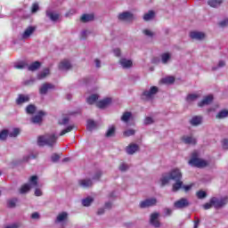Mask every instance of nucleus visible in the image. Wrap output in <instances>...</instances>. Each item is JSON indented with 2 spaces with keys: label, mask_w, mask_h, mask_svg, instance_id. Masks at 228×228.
Returning a JSON list of instances; mask_svg holds the SVG:
<instances>
[{
  "label": "nucleus",
  "mask_w": 228,
  "mask_h": 228,
  "mask_svg": "<svg viewBox=\"0 0 228 228\" xmlns=\"http://www.w3.org/2000/svg\"><path fill=\"white\" fill-rule=\"evenodd\" d=\"M113 53L115 56H120V48H115Z\"/></svg>",
  "instance_id": "69168bd1"
},
{
  "label": "nucleus",
  "mask_w": 228,
  "mask_h": 228,
  "mask_svg": "<svg viewBox=\"0 0 228 228\" xmlns=\"http://www.w3.org/2000/svg\"><path fill=\"white\" fill-rule=\"evenodd\" d=\"M138 151V144L131 143L126 148L127 154H134V152Z\"/></svg>",
  "instance_id": "b1692460"
},
{
  "label": "nucleus",
  "mask_w": 228,
  "mask_h": 228,
  "mask_svg": "<svg viewBox=\"0 0 228 228\" xmlns=\"http://www.w3.org/2000/svg\"><path fill=\"white\" fill-rule=\"evenodd\" d=\"M40 65L39 61H35L28 66V70L35 72V70H38V69H40Z\"/></svg>",
  "instance_id": "c756f323"
},
{
  "label": "nucleus",
  "mask_w": 228,
  "mask_h": 228,
  "mask_svg": "<svg viewBox=\"0 0 228 228\" xmlns=\"http://www.w3.org/2000/svg\"><path fill=\"white\" fill-rule=\"evenodd\" d=\"M118 19L119 20H125L126 22H129L134 20V16L129 12H124L118 14Z\"/></svg>",
  "instance_id": "6e6552de"
},
{
  "label": "nucleus",
  "mask_w": 228,
  "mask_h": 228,
  "mask_svg": "<svg viewBox=\"0 0 228 228\" xmlns=\"http://www.w3.org/2000/svg\"><path fill=\"white\" fill-rule=\"evenodd\" d=\"M59 124H61V126H67V124H69V118H63L59 121Z\"/></svg>",
  "instance_id": "3c124183"
},
{
  "label": "nucleus",
  "mask_w": 228,
  "mask_h": 228,
  "mask_svg": "<svg viewBox=\"0 0 228 228\" xmlns=\"http://www.w3.org/2000/svg\"><path fill=\"white\" fill-rule=\"evenodd\" d=\"M203 208H204V209H211L213 208V203H211V199H210L209 202L205 203L203 205Z\"/></svg>",
  "instance_id": "5fc2aeb1"
},
{
  "label": "nucleus",
  "mask_w": 228,
  "mask_h": 228,
  "mask_svg": "<svg viewBox=\"0 0 228 228\" xmlns=\"http://www.w3.org/2000/svg\"><path fill=\"white\" fill-rule=\"evenodd\" d=\"M132 117L133 114H131V112H125L121 117V120L122 122H129Z\"/></svg>",
  "instance_id": "72a5a7b5"
},
{
  "label": "nucleus",
  "mask_w": 228,
  "mask_h": 228,
  "mask_svg": "<svg viewBox=\"0 0 228 228\" xmlns=\"http://www.w3.org/2000/svg\"><path fill=\"white\" fill-rule=\"evenodd\" d=\"M17 206V199H11L7 201L8 208H15Z\"/></svg>",
  "instance_id": "37998d69"
},
{
  "label": "nucleus",
  "mask_w": 228,
  "mask_h": 228,
  "mask_svg": "<svg viewBox=\"0 0 228 228\" xmlns=\"http://www.w3.org/2000/svg\"><path fill=\"white\" fill-rule=\"evenodd\" d=\"M158 86H151L149 90H145L142 93L143 97H145V99H152L154 97V95L156 94V93L158 92Z\"/></svg>",
  "instance_id": "0eeeda50"
},
{
  "label": "nucleus",
  "mask_w": 228,
  "mask_h": 228,
  "mask_svg": "<svg viewBox=\"0 0 228 228\" xmlns=\"http://www.w3.org/2000/svg\"><path fill=\"white\" fill-rule=\"evenodd\" d=\"M110 103H111V98H105V99L98 102L96 103V106L98 108L102 109V108H106V106H108V104H110Z\"/></svg>",
  "instance_id": "aec40b11"
},
{
  "label": "nucleus",
  "mask_w": 228,
  "mask_h": 228,
  "mask_svg": "<svg viewBox=\"0 0 228 228\" xmlns=\"http://www.w3.org/2000/svg\"><path fill=\"white\" fill-rule=\"evenodd\" d=\"M51 159L53 163H56L60 159V155L54 153L52 155Z\"/></svg>",
  "instance_id": "6e6d98bb"
},
{
  "label": "nucleus",
  "mask_w": 228,
  "mask_h": 228,
  "mask_svg": "<svg viewBox=\"0 0 228 228\" xmlns=\"http://www.w3.org/2000/svg\"><path fill=\"white\" fill-rule=\"evenodd\" d=\"M219 26H221V28H225V26H228V19H225L223 21H221L219 23Z\"/></svg>",
  "instance_id": "bf43d9fd"
},
{
  "label": "nucleus",
  "mask_w": 228,
  "mask_h": 228,
  "mask_svg": "<svg viewBox=\"0 0 228 228\" xmlns=\"http://www.w3.org/2000/svg\"><path fill=\"white\" fill-rule=\"evenodd\" d=\"M190 37L193 40H204V38H206V34H204V32L193 31L191 32Z\"/></svg>",
  "instance_id": "9d476101"
},
{
  "label": "nucleus",
  "mask_w": 228,
  "mask_h": 228,
  "mask_svg": "<svg viewBox=\"0 0 228 228\" xmlns=\"http://www.w3.org/2000/svg\"><path fill=\"white\" fill-rule=\"evenodd\" d=\"M189 165L197 168H204V167H208V161L200 159L199 152L194 151L191 154V159L189 160Z\"/></svg>",
  "instance_id": "7ed1b4c3"
},
{
  "label": "nucleus",
  "mask_w": 228,
  "mask_h": 228,
  "mask_svg": "<svg viewBox=\"0 0 228 228\" xmlns=\"http://www.w3.org/2000/svg\"><path fill=\"white\" fill-rule=\"evenodd\" d=\"M31 218H33L34 220H37L40 218V215L37 212H35L31 215Z\"/></svg>",
  "instance_id": "052dcab7"
},
{
  "label": "nucleus",
  "mask_w": 228,
  "mask_h": 228,
  "mask_svg": "<svg viewBox=\"0 0 228 228\" xmlns=\"http://www.w3.org/2000/svg\"><path fill=\"white\" fill-rule=\"evenodd\" d=\"M113 134H115V126H110L106 133V136L110 137L113 136Z\"/></svg>",
  "instance_id": "49530a36"
},
{
  "label": "nucleus",
  "mask_w": 228,
  "mask_h": 228,
  "mask_svg": "<svg viewBox=\"0 0 228 228\" xmlns=\"http://www.w3.org/2000/svg\"><path fill=\"white\" fill-rule=\"evenodd\" d=\"M97 128V123L92 119L87 120L86 129L87 131H94V129Z\"/></svg>",
  "instance_id": "393cba45"
},
{
  "label": "nucleus",
  "mask_w": 228,
  "mask_h": 228,
  "mask_svg": "<svg viewBox=\"0 0 228 228\" xmlns=\"http://www.w3.org/2000/svg\"><path fill=\"white\" fill-rule=\"evenodd\" d=\"M26 111L28 113V115H33V113L37 111V107H35V105H28L26 108Z\"/></svg>",
  "instance_id": "58836bf2"
},
{
  "label": "nucleus",
  "mask_w": 228,
  "mask_h": 228,
  "mask_svg": "<svg viewBox=\"0 0 228 228\" xmlns=\"http://www.w3.org/2000/svg\"><path fill=\"white\" fill-rule=\"evenodd\" d=\"M196 195H197L198 199H206L208 194L204 191H200L197 192Z\"/></svg>",
  "instance_id": "de8ad7c7"
},
{
  "label": "nucleus",
  "mask_w": 228,
  "mask_h": 228,
  "mask_svg": "<svg viewBox=\"0 0 228 228\" xmlns=\"http://www.w3.org/2000/svg\"><path fill=\"white\" fill-rule=\"evenodd\" d=\"M35 195L36 197H42V191L40 189H36Z\"/></svg>",
  "instance_id": "680f3d73"
},
{
  "label": "nucleus",
  "mask_w": 228,
  "mask_h": 228,
  "mask_svg": "<svg viewBox=\"0 0 228 228\" xmlns=\"http://www.w3.org/2000/svg\"><path fill=\"white\" fill-rule=\"evenodd\" d=\"M191 126H200L202 124V117L200 116H194L190 120Z\"/></svg>",
  "instance_id": "412c9836"
},
{
  "label": "nucleus",
  "mask_w": 228,
  "mask_h": 228,
  "mask_svg": "<svg viewBox=\"0 0 228 228\" xmlns=\"http://www.w3.org/2000/svg\"><path fill=\"white\" fill-rule=\"evenodd\" d=\"M67 212H62L57 216L56 222H63L64 220H67Z\"/></svg>",
  "instance_id": "c9c22d12"
},
{
  "label": "nucleus",
  "mask_w": 228,
  "mask_h": 228,
  "mask_svg": "<svg viewBox=\"0 0 228 228\" xmlns=\"http://www.w3.org/2000/svg\"><path fill=\"white\" fill-rule=\"evenodd\" d=\"M228 202V198L227 197H223V198H216L213 197L211 198V204H213V208L216 209H220V208H224Z\"/></svg>",
  "instance_id": "20e7f679"
},
{
  "label": "nucleus",
  "mask_w": 228,
  "mask_h": 228,
  "mask_svg": "<svg viewBox=\"0 0 228 228\" xmlns=\"http://www.w3.org/2000/svg\"><path fill=\"white\" fill-rule=\"evenodd\" d=\"M54 88V86L53 84H43L42 86L39 89V92L42 95H45L49 90H53Z\"/></svg>",
  "instance_id": "f8f14e48"
},
{
  "label": "nucleus",
  "mask_w": 228,
  "mask_h": 228,
  "mask_svg": "<svg viewBox=\"0 0 228 228\" xmlns=\"http://www.w3.org/2000/svg\"><path fill=\"white\" fill-rule=\"evenodd\" d=\"M46 17H49L50 20H53V22H56V20L60 19V14L53 12V11H46Z\"/></svg>",
  "instance_id": "4be33fe9"
},
{
  "label": "nucleus",
  "mask_w": 228,
  "mask_h": 228,
  "mask_svg": "<svg viewBox=\"0 0 228 228\" xmlns=\"http://www.w3.org/2000/svg\"><path fill=\"white\" fill-rule=\"evenodd\" d=\"M35 27H28L25 29L24 33L22 34V38L26 40V38H29L33 33H35Z\"/></svg>",
  "instance_id": "a211bd4d"
},
{
  "label": "nucleus",
  "mask_w": 228,
  "mask_h": 228,
  "mask_svg": "<svg viewBox=\"0 0 228 228\" xmlns=\"http://www.w3.org/2000/svg\"><path fill=\"white\" fill-rule=\"evenodd\" d=\"M158 218H159V213H153L151 215L150 222H151V225H153L154 227H159V225H160Z\"/></svg>",
  "instance_id": "9b49d317"
},
{
  "label": "nucleus",
  "mask_w": 228,
  "mask_h": 228,
  "mask_svg": "<svg viewBox=\"0 0 228 228\" xmlns=\"http://www.w3.org/2000/svg\"><path fill=\"white\" fill-rule=\"evenodd\" d=\"M19 133H20V130L19 128H14L12 132H9V136H11V138H15Z\"/></svg>",
  "instance_id": "c03bdc74"
},
{
  "label": "nucleus",
  "mask_w": 228,
  "mask_h": 228,
  "mask_svg": "<svg viewBox=\"0 0 228 228\" xmlns=\"http://www.w3.org/2000/svg\"><path fill=\"white\" fill-rule=\"evenodd\" d=\"M228 117V110H223L218 112V114L216 116V118L222 119V118H227Z\"/></svg>",
  "instance_id": "cd10ccee"
},
{
  "label": "nucleus",
  "mask_w": 228,
  "mask_h": 228,
  "mask_svg": "<svg viewBox=\"0 0 228 228\" xmlns=\"http://www.w3.org/2000/svg\"><path fill=\"white\" fill-rule=\"evenodd\" d=\"M211 102H213V95L209 94V95L206 96L202 100V102L198 103V106H200V108H202V106H208V104H211Z\"/></svg>",
  "instance_id": "2eb2a0df"
},
{
  "label": "nucleus",
  "mask_w": 228,
  "mask_h": 228,
  "mask_svg": "<svg viewBox=\"0 0 228 228\" xmlns=\"http://www.w3.org/2000/svg\"><path fill=\"white\" fill-rule=\"evenodd\" d=\"M166 216H170L172 215V209L166 208L165 210Z\"/></svg>",
  "instance_id": "e2e57ef3"
},
{
  "label": "nucleus",
  "mask_w": 228,
  "mask_h": 228,
  "mask_svg": "<svg viewBox=\"0 0 228 228\" xmlns=\"http://www.w3.org/2000/svg\"><path fill=\"white\" fill-rule=\"evenodd\" d=\"M181 179H183L181 170L179 168H175L171 170L170 173L164 174L160 178V182L162 186H165V184H168L170 181H175V183L173 185V191H179L181 188H183L184 191H190L193 187V184L183 186V181H181Z\"/></svg>",
  "instance_id": "f257e3e1"
},
{
  "label": "nucleus",
  "mask_w": 228,
  "mask_h": 228,
  "mask_svg": "<svg viewBox=\"0 0 228 228\" xmlns=\"http://www.w3.org/2000/svg\"><path fill=\"white\" fill-rule=\"evenodd\" d=\"M154 123V119H152V118L151 117H147L145 119H144V124L146 126H149L150 124H153Z\"/></svg>",
  "instance_id": "864d4df0"
},
{
  "label": "nucleus",
  "mask_w": 228,
  "mask_h": 228,
  "mask_svg": "<svg viewBox=\"0 0 228 228\" xmlns=\"http://www.w3.org/2000/svg\"><path fill=\"white\" fill-rule=\"evenodd\" d=\"M127 168H129V166H127V164L123 163L119 166V170H121V172H126Z\"/></svg>",
  "instance_id": "4d7b16f0"
},
{
  "label": "nucleus",
  "mask_w": 228,
  "mask_h": 228,
  "mask_svg": "<svg viewBox=\"0 0 228 228\" xmlns=\"http://www.w3.org/2000/svg\"><path fill=\"white\" fill-rule=\"evenodd\" d=\"M72 129H74V126H69L67 128H65L64 130H62L60 134V136H63L64 134H67V133H70V131H72Z\"/></svg>",
  "instance_id": "a18cd8bd"
},
{
  "label": "nucleus",
  "mask_w": 228,
  "mask_h": 228,
  "mask_svg": "<svg viewBox=\"0 0 228 228\" xmlns=\"http://www.w3.org/2000/svg\"><path fill=\"white\" fill-rule=\"evenodd\" d=\"M45 115V112L40 110L35 117L32 118L31 122L33 124H40L42 118Z\"/></svg>",
  "instance_id": "f3484780"
},
{
  "label": "nucleus",
  "mask_w": 228,
  "mask_h": 228,
  "mask_svg": "<svg viewBox=\"0 0 228 228\" xmlns=\"http://www.w3.org/2000/svg\"><path fill=\"white\" fill-rule=\"evenodd\" d=\"M222 3H224V0H208V4L212 8H218Z\"/></svg>",
  "instance_id": "a878e982"
},
{
  "label": "nucleus",
  "mask_w": 228,
  "mask_h": 228,
  "mask_svg": "<svg viewBox=\"0 0 228 228\" xmlns=\"http://www.w3.org/2000/svg\"><path fill=\"white\" fill-rule=\"evenodd\" d=\"M158 200L155 198L147 199L145 200L141 201L140 208L142 209H145V208H151L152 206H156Z\"/></svg>",
  "instance_id": "423d86ee"
},
{
  "label": "nucleus",
  "mask_w": 228,
  "mask_h": 228,
  "mask_svg": "<svg viewBox=\"0 0 228 228\" xmlns=\"http://www.w3.org/2000/svg\"><path fill=\"white\" fill-rule=\"evenodd\" d=\"M175 81V78L174 77H167L160 80L163 85H172Z\"/></svg>",
  "instance_id": "bb28decb"
},
{
  "label": "nucleus",
  "mask_w": 228,
  "mask_h": 228,
  "mask_svg": "<svg viewBox=\"0 0 228 228\" xmlns=\"http://www.w3.org/2000/svg\"><path fill=\"white\" fill-rule=\"evenodd\" d=\"M94 20V14H83L81 17L82 22H90Z\"/></svg>",
  "instance_id": "c85d7f7f"
},
{
  "label": "nucleus",
  "mask_w": 228,
  "mask_h": 228,
  "mask_svg": "<svg viewBox=\"0 0 228 228\" xmlns=\"http://www.w3.org/2000/svg\"><path fill=\"white\" fill-rule=\"evenodd\" d=\"M88 35H90V32L88 30H83L80 33V38L85 39L86 38V37H88Z\"/></svg>",
  "instance_id": "603ef678"
},
{
  "label": "nucleus",
  "mask_w": 228,
  "mask_h": 228,
  "mask_svg": "<svg viewBox=\"0 0 228 228\" xmlns=\"http://www.w3.org/2000/svg\"><path fill=\"white\" fill-rule=\"evenodd\" d=\"M17 104H24V102H29V95L20 94L16 100Z\"/></svg>",
  "instance_id": "6ab92c4d"
},
{
  "label": "nucleus",
  "mask_w": 228,
  "mask_h": 228,
  "mask_svg": "<svg viewBox=\"0 0 228 228\" xmlns=\"http://www.w3.org/2000/svg\"><path fill=\"white\" fill-rule=\"evenodd\" d=\"M198 97H199V94H189L186 97V101L187 102H193V101H197Z\"/></svg>",
  "instance_id": "4c0bfd02"
},
{
  "label": "nucleus",
  "mask_w": 228,
  "mask_h": 228,
  "mask_svg": "<svg viewBox=\"0 0 228 228\" xmlns=\"http://www.w3.org/2000/svg\"><path fill=\"white\" fill-rule=\"evenodd\" d=\"M29 183L31 186H37L38 184V177L37 175H33L29 178Z\"/></svg>",
  "instance_id": "a19ab883"
},
{
  "label": "nucleus",
  "mask_w": 228,
  "mask_h": 228,
  "mask_svg": "<svg viewBox=\"0 0 228 228\" xmlns=\"http://www.w3.org/2000/svg\"><path fill=\"white\" fill-rule=\"evenodd\" d=\"M182 140L184 143H187L188 145H195V143H197V139L190 135H184Z\"/></svg>",
  "instance_id": "dca6fc26"
},
{
  "label": "nucleus",
  "mask_w": 228,
  "mask_h": 228,
  "mask_svg": "<svg viewBox=\"0 0 228 228\" xmlns=\"http://www.w3.org/2000/svg\"><path fill=\"white\" fill-rule=\"evenodd\" d=\"M223 147H224V149L228 150V139H224L223 141Z\"/></svg>",
  "instance_id": "0e129e2a"
},
{
  "label": "nucleus",
  "mask_w": 228,
  "mask_h": 228,
  "mask_svg": "<svg viewBox=\"0 0 228 228\" xmlns=\"http://www.w3.org/2000/svg\"><path fill=\"white\" fill-rule=\"evenodd\" d=\"M94 63H95V66L97 67V69H100V67H101V61L99 59H95L94 60Z\"/></svg>",
  "instance_id": "338daca9"
},
{
  "label": "nucleus",
  "mask_w": 228,
  "mask_h": 228,
  "mask_svg": "<svg viewBox=\"0 0 228 228\" xmlns=\"http://www.w3.org/2000/svg\"><path fill=\"white\" fill-rule=\"evenodd\" d=\"M98 99H99V95L98 94H92L91 96H89L86 99V102H87V104H94V102H97Z\"/></svg>",
  "instance_id": "7c9ffc66"
},
{
  "label": "nucleus",
  "mask_w": 228,
  "mask_h": 228,
  "mask_svg": "<svg viewBox=\"0 0 228 228\" xmlns=\"http://www.w3.org/2000/svg\"><path fill=\"white\" fill-rule=\"evenodd\" d=\"M188 206H190V201L185 198H182L174 203L175 209H184V208H188Z\"/></svg>",
  "instance_id": "39448f33"
},
{
  "label": "nucleus",
  "mask_w": 228,
  "mask_h": 228,
  "mask_svg": "<svg viewBox=\"0 0 228 228\" xmlns=\"http://www.w3.org/2000/svg\"><path fill=\"white\" fill-rule=\"evenodd\" d=\"M142 33L144 37H147L148 38H154V32L149 28H145L142 30Z\"/></svg>",
  "instance_id": "f704fd0d"
},
{
  "label": "nucleus",
  "mask_w": 228,
  "mask_h": 228,
  "mask_svg": "<svg viewBox=\"0 0 228 228\" xmlns=\"http://www.w3.org/2000/svg\"><path fill=\"white\" fill-rule=\"evenodd\" d=\"M133 134H134V129H128L124 132V136H133Z\"/></svg>",
  "instance_id": "09e8293b"
},
{
  "label": "nucleus",
  "mask_w": 228,
  "mask_h": 228,
  "mask_svg": "<svg viewBox=\"0 0 228 228\" xmlns=\"http://www.w3.org/2000/svg\"><path fill=\"white\" fill-rule=\"evenodd\" d=\"M37 10H39L38 4H33V5H32V13H37Z\"/></svg>",
  "instance_id": "13d9d810"
},
{
  "label": "nucleus",
  "mask_w": 228,
  "mask_h": 228,
  "mask_svg": "<svg viewBox=\"0 0 228 228\" xmlns=\"http://www.w3.org/2000/svg\"><path fill=\"white\" fill-rule=\"evenodd\" d=\"M60 70H69L72 69V64L68 60L61 61L59 64Z\"/></svg>",
  "instance_id": "ddd939ff"
},
{
  "label": "nucleus",
  "mask_w": 228,
  "mask_h": 228,
  "mask_svg": "<svg viewBox=\"0 0 228 228\" xmlns=\"http://www.w3.org/2000/svg\"><path fill=\"white\" fill-rule=\"evenodd\" d=\"M93 202H94V199L92 198H86L82 200V204L86 208H88V206H90V204H92Z\"/></svg>",
  "instance_id": "ea45409f"
},
{
  "label": "nucleus",
  "mask_w": 228,
  "mask_h": 228,
  "mask_svg": "<svg viewBox=\"0 0 228 228\" xmlns=\"http://www.w3.org/2000/svg\"><path fill=\"white\" fill-rule=\"evenodd\" d=\"M8 135H10L8 130H2L0 132V140H6V138H8Z\"/></svg>",
  "instance_id": "79ce46f5"
},
{
  "label": "nucleus",
  "mask_w": 228,
  "mask_h": 228,
  "mask_svg": "<svg viewBox=\"0 0 228 228\" xmlns=\"http://www.w3.org/2000/svg\"><path fill=\"white\" fill-rule=\"evenodd\" d=\"M119 63L123 69H131L133 67V61L126 58L119 60Z\"/></svg>",
  "instance_id": "4468645a"
},
{
  "label": "nucleus",
  "mask_w": 228,
  "mask_h": 228,
  "mask_svg": "<svg viewBox=\"0 0 228 228\" xmlns=\"http://www.w3.org/2000/svg\"><path fill=\"white\" fill-rule=\"evenodd\" d=\"M49 74H50L49 69H45L41 73L37 75V79H45V77H47Z\"/></svg>",
  "instance_id": "2f4dec72"
},
{
  "label": "nucleus",
  "mask_w": 228,
  "mask_h": 228,
  "mask_svg": "<svg viewBox=\"0 0 228 228\" xmlns=\"http://www.w3.org/2000/svg\"><path fill=\"white\" fill-rule=\"evenodd\" d=\"M29 190H31V185H29V183H25L20 187V193L21 194L28 193Z\"/></svg>",
  "instance_id": "473e14b6"
},
{
  "label": "nucleus",
  "mask_w": 228,
  "mask_h": 228,
  "mask_svg": "<svg viewBox=\"0 0 228 228\" xmlns=\"http://www.w3.org/2000/svg\"><path fill=\"white\" fill-rule=\"evenodd\" d=\"M24 67H26V64H24L23 62H16L14 64L15 69H24Z\"/></svg>",
  "instance_id": "8fccbe9b"
},
{
  "label": "nucleus",
  "mask_w": 228,
  "mask_h": 228,
  "mask_svg": "<svg viewBox=\"0 0 228 228\" xmlns=\"http://www.w3.org/2000/svg\"><path fill=\"white\" fill-rule=\"evenodd\" d=\"M78 184L81 188H90L94 186V182L91 179L86 178L78 180Z\"/></svg>",
  "instance_id": "1a4fd4ad"
},
{
  "label": "nucleus",
  "mask_w": 228,
  "mask_h": 228,
  "mask_svg": "<svg viewBox=\"0 0 228 228\" xmlns=\"http://www.w3.org/2000/svg\"><path fill=\"white\" fill-rule=\"evenodd\" d=\"M144 20H152L154 19V11H149L143 16Z\"/></svg>",
  "instance_id": "e433bc0d"
},
{
  "label": "nucleus",
  "mask_w": 228,
  "mask_h": 228,
  "mask_svg": "<svg viewBox=\"0 0 228 228\" xmlns=\"http://www.w3.org/2000/svg\"><path fill=\"white\" fill-rule=\"evenodd\" d=\"M171 58H172V54L171 53H162L161 54V62L164 65H167V63H168V61H170Z\"/></svg>",
  "instance_id": "5701e85b"
},
{
  "label": "nucleus",
  "mask_w": 228,
  "mask_h": 228,
  "mask_svg": "<svg viewBox=\"0 0 228 228\" xmlns=\"http://www.w3.org/2000/svg\"><path fill=\"white\" fill-rule=\"evenodd\" d=\"M101 177V171H98L96 175L93 177L94 180H97Z\"/></svg>",
  "instance_id": "774afa93"
},
{
  "label": "nucleus",
  "mask_w": 228,
  "mask_h": 228,
  "mask_svg": "<svg viewBox=\"0 0 228 228\" xmlns=\"http://www.w3.org/2000/svg\"><path fill=\"white\" fill-rule=\"evenodd\" d=\"M57 140L58 136H55L54 134H47L45 135H40L37 138V144L40 146L48 145V147H54V145H56Z\"/></svg>",
  "instance_id": "f03ea898"
}]
</instances>
